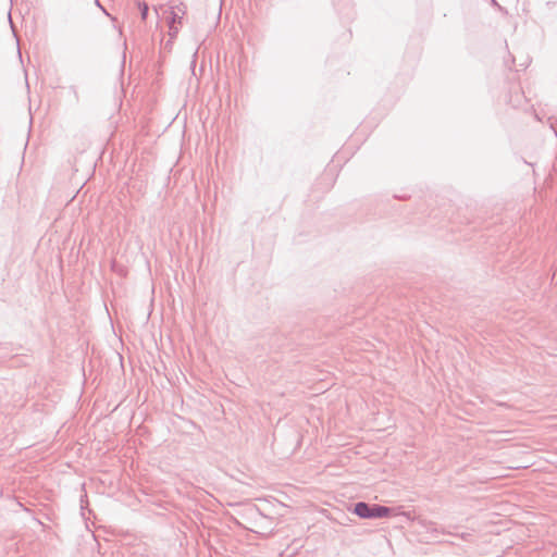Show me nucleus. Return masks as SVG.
<instances>
[{
	"instance_id": "nucleus-5",
	"label": "nucleus",
	"mask_w": 557,
	"mask_h": 557,
	"mask_svg": "<svg viewBox=\"0 0 557 557\" xmlns=\"http://www.w3.org/2000/svg\"><path fill=\"white\" fill-rule=\"evenodd\" d=\"M176 20H181V17L176 13L172 12V22H175Z\"/></svg>"
},
{
	"instance_id": "nucleus-2",
	"label": "nucleus",
	"mask_w": 557,
	"mask_h": 557,
	"mask_svg": "<svg viewBox=\"0 0 557 557\" xmlns=\"http://www.w3.org/2000/svg\"><path fill=\"white\" fill-rule=\"evenodd\" d=\"M138 9L140 11L141 21H146L149 12V7L146 2H138Z\"/></svg>"
},
{
	"instance_id": "nucleus-6",
	"label": "nucleus",
	"mask_w": 557,
	"mask_h": 557,
	"mask_svg": "<svg viewBox=\"0 0 557 557\" xmlns=\"http://www.w3.org/2000/svg\"><path fill=\"white\" fill-rule=\"evenodd\" d=\"M170 29L172 30V34H175V33L177 32V29H176V28H173V26H172V25H170Z\"/></svg>"
},
{
	"instance_id": "nucleus-1",
	"label": "nucleus",
	"mask_w": 557,
	"mask_h": 557,
	"mask_svg": "<svg viewBox=\"0 0 557 557\" xmlns=\"http://www.w3.org/2000/svg\"><path fill=\"white\" fill-rule=\"evenodd\" d=\"M352 512L361 519H380L391 517L393 509L379 504L358 502L354 505Z\"/></svg>"
},
{
	"instance_id": "nucleus-3",
	"label": "nucleus",
	"mask_w": 557,
	"mask_h": 557,
	"mask_svg": "<svg viewBox=\"0 0 557 557\" xmlns=\"http://www.w3.org/2000/svg\"><path fill=\"white\" fill-rule=\"evenodd\" d=\"M458 536L463 541H471L472 534L468 532H463L461 534H458Z\"/></svg>"
},
{
	"instance_id": "nucleus-7",
	"label": "nucleus",
	"mask_w": 557,
	"mask_h": 557,
	"mask_svg": "<svg viewBox=\"0 0 557 557\" xmlns=\"http://www.w3.org/2000/svg\"><path fill=\"white\" fill-rule=\"evenodd\" d=\"M492 3L496 4L497 5V2L495 0H492Z\"/></svg>"
},
{
	"instance_id": "nucleus-4",
	"label": "nucleus",
	"mask_w": 557,
	"mask_h": 557,
	"mask_svg": "<svg viewBox=\"0 0 557 557\" xmlns=\"http://www.w3.org/2000/svg\"><path fill=\"white\" fill-rule=\"evenodd\" d=\"M96 2V5L99 7L107 15H108V12L106 11V9L101 5V3L99 2V0H95Z\"/></svg>"
}]
</instances>
